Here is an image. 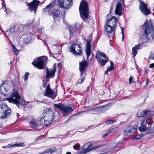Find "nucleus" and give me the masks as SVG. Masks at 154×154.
<instances>
[{
  "label": "nucleus",
  "mask_w": 154,
  "mask_h": 154,
  "mask_svg": "<svg viewBox=\"0 0 154 154\" xmlns=\"http://www.w3.org/2000/svg\"><path fill=\"white\" fill-rule=\"evenodd\" d=\"M55 119L54 113L51 108H48L45 110L43 116L40 118L39 122L40 125L48 126Z\"/></svg>",
  "instance_id": "nucleus-1"
},
{
  "label": "nucleus",
  "mask_w": 154,
  "mask_h": 154,
  "mask_svg": "<svg viewBox=\"0 0 154 154\" xmlns=\"http://www.w3.org/2000/svg\"><path fill=\"white\" fill-rule=\"evenodd\" d=\"M13 92L12 94L11 97L7 98L6 100L9 101L10 103H13L17 105L19 108L20 105L22 106L25 104V103H29V101L26 102L25 100L21 101V97L17 91H15L14 89Z\"/></svg>",
  "instance_id": "nucleus-2"
},
{
  "label": "nucleus",
  "mask_w": 154,
  "mask_h": 154,
  "mask_svg": "<svg viewBox=\"0 0 154 154\" xmlns=\"http://www.w3.org/2000/svg\"><path fill=\"white\" fill-rule=\"evenodd\" d=\"M144 28L146 37L147 40L151 42L154 38V30L151 23L147 20L143 25Z\"/></svg>",
  "instance_id": "nucleus-3"
},
{
  "label": "nucleus",
  "mask_w": 154,
  "mask_h": 154,
  "mask_svg": "<svg viewBox=\"0 0 154 154\" xmlns=\"http://www.w3.org/2000/svg\"><path fill=\"white\" fill-rule=\"evenodd\" d=\"M79 11L81 17L83 20L85 21L89 16L88 4L86 2L83 1L81 2L79 7Z\"/></svg>",
  "instance_id": "nucleus-4"
},
{
  "label": "nucleus",
  "mask_w": 154,
  "mask_h": 154,
  "mask_svg": "<svg viewBox=\"0 0 154 154\" xmlns=\"http://www.w3.org/2000/svg\"><path fill=\"white\" fill-rule=\"evenodd\" d=\"M11 109L7 104L3 103L0 105V119H3L8 118L11 115Z\"/></svg>",
  "instance_id": "nucleus-5"
},
{
  "label": "nucleus",
  "mask_w": 154,
  "mask_h": 154,
  "mask_svg": "<svg viewBox=\"0 0 154 154\" xmlns=\"http://www.w3.org/2000/svg\"><path fill=\"white\" fill-rule=\"evenodd\" d=\"M48 60L47 57L43 56L35 60L32 64L35 67L40 69H43L45 66V63Z\"/></svg>",
  "instance_id": "nucleus-6"
},
{
  "label": "nucleus",
  "mask_w": 154,
  "mask_h": 154,
  "mask_svg": "<svg viewBox=\"0 0 154 154\" xmlns=\"http://www.w3.org/2000/svg\"><path fill=\"white\" fill-rule=\"evenodd\" d=\"M53 106L59 109L65 115L69 114L73 110V109L71 107L64 105L62 103L57 104H53Z\"/></svg>",
  "instance_id": "nucleus-7"
},
{
  "label": "nucleus",
  "mask_w": 154,
  "mask_h": 154,
  "mask_svg": "<svg viewBox=\"0 0 154 154\" xmlns=\"http://www.w3.org/2000/svg\"><path fill=\"white\" fill-rule=\"evenodd\" d=\"M69 51L74 55H81L82 51L80 45L73 43L71 46Z\"/></svg>",
  "instance_id": "nucleus-8"
},
{
  "label": "nucleus",
  "mask_w": 154,
  "mask_h": 154,
  "mask_svg": "<svg viewBox=\"0 0 154 154\" xmlns=\"http://www.w3.org/2000/svg\"><path fill=\"white\" fill-rule=\"evenodd\" d=\"M152 122L151 119L148 118H146L144 119L141 125L139 128V129L141 132L145 131L147 129V125H152Z\"/></svg>",
  "instance_id": "nucleus-9"
},
{
  "label": "nucleus",
  "mask_w": 154,
  "mask_h": 154,
  "mask_svg": "<svg viewBox=\"0 0 154 154\" xmlns=\"http://www.w3.org/2000/svg\"><path fill=\"white\" fill-rule=\"evenodd\" d=\"M139 1L140 2L139 9L141 13L145 15L150 14L151 11L148 8L147 5L143 1L141 0Z\"/></svg>",
  "instance_id": "nucleus-10"
},
{
  "label": "nucleus",
  "mask_w": 154,
  "mask_h": 154,
  "mask_svg": "<svg viewBox=\"0 0 154 154\" xmlns=\"http://www.w3.org/2000/svg\"><path fill=\"white\" fill-rule=\"evenodd\" d=\"M58 5L61 8L65 9L69 8L72 4V0H58Z\"/></svg>",
  "instance_id": "nucleus-11"
},
{
  "label": "nucleus",
  "mask_w": 154,
  "mask_h": 154,
  "mask_svg": "<svg viewBox=\"0 0 154 154\" xmlns=\"http://www.w3.org/2000/svg\"><path fill=\"white\" fill-rule=\"evenodd\" d=\"M56 69V66L55 64L54 65L52 69L49 70L48 68L46 69L45 79H47L48 81H49V79L54 77Z\"/></svg>",
  "instance_id": "nucleus-12"
},
{
  "label": "nucleus",
  "mask_w": 154,
  "mask_h": 154,
  "mask_svg": "<svg viewBox=\"0 0 154 154\" xmlns=\"http://www.w3.org/2000/svg\"><path fill=\"white\" fill-rule=\"evenodd\" d=\"M104 27L105 30L108 33V35L109 38H113L115 34L114 31L116 28L109 24H106V23Z\"/></svg>",
  "instance_id": "nucleus-13"
},
{
  "label": "nucleus",
  "mask_w": 154,
  "mask_h": 154,
  "mask_svg": "<svg viewBox=\"0 0 154 154\" xmlns=\"http://www.w3.org/2000/svg\"><path fill=\"white\" fill-rule=\"evenodd\" d=\"M120 2H118L116 5L115 12L116 15L120 16L122 14V4L124 5V0H120Z\"/></svg>",
  "instance_id": "nucleus-14"
},
{
  "label": "nucleus",
  "mask_w": 154,
  "mask_h": 154,
  "mask_svg": "<svg viewBox=\"0 0 154 154\" xmlns=\"http://www.w3.org/2000/svg\"><path fill=\"white\" fill-rule=\"evenodd\" d=\"M110 104L109 103L100 107L93 108L91 110L95 112L99 113L104 112L109 109Z\"/></svg>",
  "instance_id": "nucleus-15"
},
{
  "label": "nucleus",
  "mask_w": 154,
  "mask_h": 154,
  "mask_svg": "<svg viewBox=\"0 0 154 154\" xmlns=\"http://www.w3.org/2000/svg\"><path fill=\"white\" fill-rule=\"evenodd\" d=\"M88 66V63L85 60H82L79 63V70L81 72V76H82L83 74H85V71Z\"/></svg>",
  "instance_id": "nucleus-16"
},
{
  "label": "nucleus",
  "mask_w": 154,
  "mask_h": 154,
  "mask_svg": "<svg viewBox=\"0 0 154 154\" xmlns=\"http://www.w3.org/2000/svg\"><path fill=\"white\" fill-rule=\"evenodd\" d=\"M136 131V128L134 126H129L124 131V135L128 136L132 135Z\"/></svg>",
  "instance_id": "nucleus-17"
},
{
  "label": "nucleus",
  "mask_w": 154,
  "mask_h": 154,
  "mask_svg": "<svg viewBox=\"0 0 154 154\" xmlns=\"http://www.w3.org/2000/svg\"><path fill=\"white\" fill-rule=\"evenodd\" d=\"M54 92L51 89L49 85L48 84L46 87L44 95L54 99L56 96V95H54Z\"/></svg>",
  "instance_id": "nucleus-18"
},
{
  "label": "nucleus",
  "mask_w": 154,
  "mask_h": 154,
  "mask_svg": "<svg viewBox=\"0 0 154 154\" xmlns=\"http://www.w3.org/2000/svg\"><path fill=\"white\" fill-rule=\"evenodd\" d=\"M40 3V2L38 0H33L32 2L29 4L28 3V6L30 9L31 11H33L35 13L38 5Z\"/></svg>",
  "instance_id": "nucleus-19"
},
{
  "label": "nucleus",
  "mask_w": 154,
  "mask_h": 154,
  "mask_svg": "<svg viewBox=\"0 0 154 154\" xmlns=\"http://www.w3.org/2000/svg\"><path fill=\"white\" fill-rule=\"evenodd\" d=\"M54 4L53 3H50L46 7L43 9L42 12L43 14L45 15H48L49 16L51 15V10L52 8L54 7Z\"/></svg>",
  "instance_id": "nucleus-20"
},
{
  "label": "nucleus",
  "mask_w": 154,
  "mask_h": 154,
  "mask_svg": "<svg viewBox=\"0 0 154 154\" xmlns=\"http://www.w3.org/2000/svg\"><path fill=\"white\" fill-rule=\"evenodd\" d=\"M106 24H109L110 26L116 28L117 25V19L116 17L113 16L106 22Z\"/></svg>",
  "instance_id": "nucleus-21"
},
{
  "label": "nucleus",
  "mask_w": 154,
  "mask_h": 154,
  "mask_svg": "<svg viewBox=\"0 0 154 154\" xmlns=\"http://www.w3.org/2000/svg\"><path fill=\"white\" fill-rule=\"evenodd\" d=\"M91 144L89 143L85 144L82 146V154H85L87 152L91 151L92 149L90 147Z\"/></svg>",
  "instance_id": "nucleus-22"
},
{
  "label": "nucleus",
  "mask_w": 154,
  "mask_h": 154,
  "mask_svg": "<svg viewBox=\"0 0 154 154\" xmlns=\"http://www.w3.org/2000/svg\"><path fill=\"white\" fill-rule=\"evenodd\" d=\"M51 15H53V17L54 20H55L57 17H60V11L59 9H54L51 11Z\"/></svg>",
  "instance_id": "nucleus-23"
},
{
  "label": "nucleus",
  "mask_w": 154,
  "mask_h": 154,
  "mask_svg": "<svg viewBox=\"0 0 154 154\" xmlns=\"http://www.w3.org/2000/svg\"><path fill=\"white\" fill-rule=\"evenodd\" d=\"M86 49L85 51L87 56V58L88 59L90 56L91 53V44H89L88 43L86 44Z\"/></svg>",
  "instance_id": "nucleus-24"
},
{
  "label": "nucleus",
  "mask_w": 154,
  "mask_h": 154,
  "mask_svg": "<svg viewBox=\"0 0 154 154\" xmlns=\"http://www.w3.org/2000/svg\"><path fill=\"white\" fill-rule=\"evenodd\" d=\"M141 45V44L139 43L138 45H136L132 48V53L134 57L137 54L138 50L141 48L140 46Z\"/></svg>",
  "instance_id": "nucleus-25"
},
{
  "label": "nucleus",
  "mask_w": 154,
  "mask_h": 154,
  "mask_svg": "<svg viewBox=\"0 0 154 154\" xmlns=\"http://www.w3.org/2000/svg\"><path fill=\"white\" fill-rule=\"evenodd\" d=\"M70 33V37L71 36H72L74 34L78 31V28L73 26H70L69 29Z\"/></svg>",
  "instance_id": "nucleus-26"
},
{
  "label": "nucleus",
  "mask_w": 154,
  "mask_h": 154,
  "mask_svg": "<svg viewBox=\"0 0 154 154\" xmlns=\"http://www.w3.org/2000/svg\"><path fill=\"white\" fill-rule=\"evenodd\" d=\"M17 25L16 23L10 26V29L8 30H7L6 32L8 33L9 35H11L15 31L16 26Z\"/></svg>",
  "instance_id": "nucleus-27"
},
{
  "label": "nucleus",
  "mask_w": 154,
  "mask_h": 154,
  "mask_svg": "<svg viewBox=\"0 0 154 154\" xmlns=\"http://www.w3.org/2000/svg\"><path fill=\"white\" fill-rule=\"evenodd\" d=\"M151 126L149 125V126H147V131L145 133L146 135H149L154 132V125H153V127L152 128L149 127Z\"/></svg>",
  "instance_id": "nucleus-28"
},
{
  "label": "nucleus",
  "mask_w": 154,
  "mask_h": 154,
  "mask_svg": "<svg viewBox=\"0 0 154 154\" xmlns=\"http://www.w3.org/2000/svg\"><path fill=\"white\" fill-rule=\"evenodd\" d=\"M92 35H91L90 34L89 35V36L88 37V38L86 39L85 37V36H82V39L84 40L85 42H87V44H91V41L92 40Z\"/></svg>",
  "instance_id": "nucleus-29"
},
{
  "label": "nucleus",
  "mask_w": 154,
  "mask_h": 154,
  "mask_svg": "<svg viewBox=\"0 0 154 154\" xmlns=\"http://www.w3.org/2000/svg\"><path fill=\"white\" fill-rule=\"evenodd\" d=\"M148 112L149 114V110H143L140 112L139 117H143L147 115Z\"/></svg>",
  "instance_id": "nucleus-30"
},
{
  "label": "nucleus",
  "mask_w": 154,
  "mask_h": 154,
  "mask_svg": "<svg viewBox=\"0 0 154 154\" xmlns=\"http://www.w3.org/2000/svg\"><path fill=\"white\" fill-rule=\"evenodd\" d=\"M30 127L32 128H35L37 126V123L35 120H32L29 122Z\"/></svg>",
  "instance_id": "nucleus-31"
},
{
  "label": "nucleus",
  "mask_w": 154,
  "mask_h": 154,
  "mask_svg": "<svg viewBox=\"0 0 154 154\" xmlns=\"http://www.w3.org/2000/svg\"><path fill=\"white\" fill-rule=\"evenodd\" d=\"M110 66L109 67L107 68L106 72L111 71L115 69L113 63L112 61H110Z\"/></svg>",
  "instance_id": "nucleus-32"
},
{
  "label": "nucleus",
  "mask_w": 154,
  "mask_h": 154,
  "mask_svg": "<svg viewBox=\"0 0 154 154\" xmlns=\"http://www.w3.org/2000/svg\"><path fill=\"white\" fill-rule=\"evenodd\" d=\"M23 143H16V144H8V147H20L21 146H22Z\"/></svg>",
  "instance_id": "nucleus-33"
},
{
  "label": "nucleus",
  "mask_w": 154,
  "mask_h": 154,
  "mask_svg": "<svg viewBox=\"0 0 154 154\" xmlns=\"http://www.w3.org/2000/svg\"><path fill=\"white\" fill-rule=\"evenodd\" d=\"M12 47V51L15 54L17 55L18 53V52H17V50L15 46L13 44H11Z\"/></svg>",
  "instance_id": "nucleus-34"
},
{
  "label": "nucleus",
  "mask_w": 154,
  "mask_h": 154,
  "mask_svg": "<svg viewBox=\"0 0 154 154\" xmlns=\"http://www.w3.org/2000/svg\"><path fill=\"white\" fill-rule=\"evenodd\" d=\"M85 75H83V74L82 76H81V77L79 79L77 83L78 84H81L84 81Z\"/></svg>",
  "instance_id": "nucleus-35"
},
{
  "label": "nucleus",
  "mask_w": 154,
  "mask_h": 154,
  "mask_svg": "<svg viewBox=\"0 0 154 154\" xmlns=\"http://www.w3.org/2000/svg\"><path fill=\"white\" fill-rule=\"evenodd\" d=\"M108 60L106 59L104 60L103 59H101V60H100V63L101 65L103 66H104L106 64V63L108 62Z\"/></svg>",
  "instance_id": "nucleus-36"
},
{
  "label": "nucleus",
  "mask_w": 154,
  "mask_h": 154,
  "mask_svg": "<svg viewBox=\"0 0 154 154\" xmlns=\"http://www.w3.org/2000/svg\"><path fill=\"white\" fill-rule=\"evenodd\" d=\"M114 131V128H111L110 130L109 131V132L108 133H107L106 134H104L103 135L102 138H104L106 137L108 135V134L109 133H112Z\"/></svg>",
  "instance_id": "nucleus-37"
},
{
  "label": "nucleus",
  "mask_w": 154,
  "mask_h": 154,
  "mask_svg": "<svg viewBox=\"0 0 154 154\" xmlns=\"http://www.w3.org/2000/svg\"><path fill=\"white\" fill-rule=\"evenodd\" d=\"M144 136V134H137L135 135L134 138L135 139L139 140L142 137Z\"/></svg>",
  "instance_id": "nucleus-38"
},
{
  "label": "nucleus",
  "mask_w": 154,
  "mask_h": 154,
  "mask_svg": "<svg viewBox=\"0 0 154 154\" xmlns=\"http://www.w3.org/2000/svg\"><path fill=\"white\" fill-rule=\"evenodd\" d=\"M115 122V121L112 120H108L106 121V123L107 124H113Z\"/></svg>",
  "instance_id": "nucleus-39"
},
{
  "label": "nucleus",
  "mask_w": 154,
  "mask_h": 154,
  "mask_svg": "<svg viewBox=\"0 0 154 154\" xmlns=\"http://www.w3.org/2000/svg\"><path fill=\"white\" fill-rule=\"evenodd\" d=\"M29 75V73L28 72H26L24 75V80L25 81L28 80V78Z\"/></svg>",
  "instance_id": "nucleus-40"
},
{
  "label": "nucleus",
  "mask_w": 154,
  "mask_h": 154,
  "mask_svg": "<svg viewBox=\"0 0 154 154\" xmlns=\"http://www.w3.org/2000/svg\"><path fill=\"white\" fill-rule=\"evenodd\" d=\"M49 81H48L47 79H46V80H43V83L42 86L44 88L46 86L47 82Z\"/></svg>",
  "instance_id": "nucleus-41"
},
{
  "label": "nucleus",
  "mask_w": 154,
  "mask_h": 154,
  "mask_svg": "<svg viewBox=\"0 0 154 154\" xmlns=\"http://www.w3.org/2000/svg\"><path fill=\"white\" fill-rule=\"evenodd\" d=\"M149 58L150 59L154 60V54L152 52H151L150 54L149 57Z\"/></svg>",
  "instance_id": "nucleus-42"
},
{
  "label": "nucleus",
  "mask_w": 154,
  "mask_h": 154,
  "mask_svg": "<svg viewBox=\"0 0 154 154\" xmlns=\"http://www.w3.org/2000/svg\"><path fill=\"white\" fill-rule=\"evenodd\" d=\"M80 146L79 144H76L73 146V148L75 150H77L80 147Z\"/></svg>",
  "instance_id": "nucleus-43"
},
{
  "label": "nucleus",
  "mask_w": 154,
  "mask_h": 154,
  "mask_svg": "<svg viewBox=\"0 0 154 154\" xmlns=\"http://www.w3.org/2000/svg\"><path fill=\"white\" fill-rule=\"evenodd\" d=\"M100 55L101 56L103 57L104 58L108 60V58L107 57L106 55L104 53H100Z\"/></svg>",
  "instance_id": "nucleus-44"
},
{
  "label": "nucleus",
  "mask_w": 154,
  "mask_h": 154,
  "mask_svg": "<svg viewBox=\"0 0 154 154\" xmlns=\"http://www.w3.org/2000/svg\"><path fill=\"white\" fill-rule=\"evenodd\" d=\"M43 31V27H41V28L38 29V33H39L40 35H42Z\"/></svg>",
  "instance_id": "nucleus-45"
},
{
  "label": "nucleus",
  "mask_w": 154,
  "mask_h": 154,
  "mask_svg": "<svg viewBox=\"0 0 154 154\" xmlns=\"http://www.w3.org/2000/svg\"><path fill=\"white\" fill-rule=\"evenodd\" d=\"M3 7H4L5 9V11H6V13L8 14L9 13L10 11V10L8 9L6 7V6L5 5H5L4 6H3Z\"/></svg>",
  "instance_id": "nucleus-46"
},
{
  "label": "nucleus",
  "mask_w": 154,
  "mask_h": 154,
  "mask_svg": "<svg viewBox=\"0 0 154 154\" xmlns=\"http://www.w3.org/2000/svg\"><path fill=\"white\" fill-rule=\"evenodd\" d=\"M95 57L97 59V60L100 61V57H99V55L97 54L96 55Z\"/></svg>",
  "instance_id": "nucleus-47"
},
{
  "label": "nucleus",
  "mask_w": 154,
  "mask_h": 154,
  "mask_svg": "<svg viewBox=\"0 0 154 154\" xmlns=\"http://www.w3.org/2000/svg\"><path fill=\"white\" fill-rule=\"evenodd\" d=\"M113 6L112 5V4L110 6V11H109V14H111V12H112V11L113 10Z\"/></svg>",
  "instance_id": "nucleus-48"
},
{
  "label": "nucleus",
  "mask_w": 154,
  "mask_h": 154,
  "mask_svg": "<svg viewBox=\"0 0 154 154\" xmlns=\"http://www.w3.org/2000/svg\"><path fill=\"white\" fill-rule=\"evenodd\" d=\"M5 84V83L3 81L2 82V84H1V86H0V92L1 91V88L2 87H3V85H4Z\"/></svg>",
  "instance_id": "nucleus-49"
},
{
  "label": "nucleus",
  "mask_w": 154,
  "mask_h": 154,
  "mask_svg": "<svg viewBox=\"0 0 154 154\" xmlns=\"http://www.w3.org/2000/svg\"><path fill=\"white\" fill-rule=\"evenodd\" d=\"M133 78L131 77H130L129 79V82L130 84H132V83Z\"/></svg>",
  "instance_id": "nucleus-50"
},
{
  "label": "nucleus",
  "mask_w": 154,
  "mask_h": 154,
  "mask_svg": "<svg viewBox=\"0 0 154 154\" xmlns=\"http://www.w3.org/2000/svg\"><path fill=\"white\" fill-rule=\"evenodd\" d=\"M75 116L74 115H72V116H71L70 117H69L68 119V120L66 121V122H67V121H69V120H72V119H73V116Z\"/></svg>",
  "instance_id": "nucleus-51"
},
{
  "label": "nucleus",
  "mask_w": 154,
  "mask_h": 154,
  "mask_svg": "<svg viewBox=\"0 0 154 154\" xmlns=\"http://www.w3.org/2000/svg\"><path fill=\"white\" fill-rule=\"evenodd\" d=\"M154 67V63L150 64L149 65V67L150 68H153Z\"/></svg>",
  "instance_id": "nucleus-52"
},
{
  "label": "nucleus",
  "mask_w": 154,
  "mask_h": 154,
  "mask_svg": "<svg viewBox=\"0 0 154 154\" xmlns=\"http://www.w3.org/2000/svg\"><path fill=\"white\" fill-rule=\"evenodd\" d=\"M149 79H147L146 81V86L149 83Z\"/></svg>",
  "instance_id": "nucleus-53"
},
{
  "label": "nucleus",
  "mask_w": 154,
  "mask_h": 154,
  "mask_svg": "<svg viewBox=\"0 0 154 154\" xmlns=\"http://www.w3.org/2000/svg\"><path fill=\"white\" fill-rule=\"evenodd\" d=\"M121 30L122 31V34H123L124 33L123 27H121Z\"/></svg>",
  "instance_id": "nucleus-54"
},
{
  "label": "nucleus",
  "mask_w": 154,
  "mask_h": 154,
  "mask_svg": "<svg viewBox=\"0 0 154 154\" xmlns=\"http://www.w3.org/2000/svg\"><path fill=\"white\" fill-rule=\"evenodd\" d=\"M45 153H46L45 152V151H44L42 152H38L37 154H44Z\"/></svg>",
  "instance_id": "nucleus-55"
},
{
  "label": "nucleus",
  "mask_w": 154,
  "mask_h": 154,
  "mask_svg": "<svg viewBox=\"0 0 154 154\" xmlns=\"http://www.w3.org/2000/svg\"><path fill=\"white\" fill-rule=\"evenodd\" d=\"M8 148V146H3L2 147V148Z\"/></svg>",
  "instance_id": "nucleus-56"
},
{
  "label": "nucleus",
  "mask_w": 154,
  "mask_h": 154,
  "mask_svg": "<svg viewBox=\"0 0 154 154\" xmlns=\"http://www.w3.org/2000/svg\"><path fill=\"white\" fill-rule=\"evenodd\" d=\"M108 72H106V71H105V74H106V75H109V74H108Z\"/></svg>",
  "instance_id": "nucleus-57"
},
{
  "label": "nucleus",
  "mask_w": 154,
  "mask_h": 154,
  "mask_svg": "<svg viewBox=\"0 0 154 154\" xmlns=\"http://www.w3.org/2000/svg\"><path fill=\"white\" fill-rule=\"evenodd\" d=\"M17 118H18L19 117V116H20V115L19 113H17Z\"/></svg>",
  "instance_id": "nucleus-58"
},
{
  "label": "nucleus",
  "mask_w": 154,
  "mask_h": 154,
  "mask_svg": "<svg viewBox=\"0 0 154 154\" xmlns=\"http://www.w3.org/2000/svg\"><path fill=\"white\" fill-rule=\"evenodd\" d=\"M66 154H71V153L69 152H68L66 153Z\"/></svg>",
  "instance_id": "nucleus-59"
},
{
  "label": "nucleus",
  "mask_w": 154,
  "mask_h": 154,
  "mask_svg": "<svg viewBox=\"0 0 154 154\" xmlns=\"http://www.w3.org/2000/svg\"><path fill=\"white\" fill-rule=\"evenodd\" d=\"M122 39H123L124 38V34H122Z\"/></svg>",
  "instance_id": "nucleus-60"
},
{
  "label": "nucleus",
  "mask_w": 154,
  "mask_h": 154,
  "mask_svg": "<svg viewBox=\"0 0 154 154\" xmlns=\"http://www.w3.org/2000/svg\"><path fill=\"white\" fill-rule=\"evenodd\" d=\"M54 55H60V54L59 53H57V54H56V53H55V54H54Z\"/></svg>",
  "instance_id": "nucleus-61"
},
{
  "label": "nucleus",
  "mask_w": 154,
  "mask_h": 154,
  "mask_svg": "<svg viewBox=\"0 0 154 154\" xmlns=\"http://www.w3.org/2000/svg\"><path fill=\"white\" fill-rule=\"evenodd\" d=\"M137 81L140 84V86L141 85V82H140V81H139L138 80H137Z\"/></svg>",
  "instance_id": "nucleus-62"
},
{
  "label": "nucleus",
  "mask_w": 154,
  "mask_h": 154,
  "mask_svg": "<svg viewBox=\"0 0 154 154\" xmlns=\"http://www.w3.org/2000/svg\"><path fill=\"white\" fill-rule=\"evenodd\" d=\"M92 55L93 57L94 56V54L93 53L92 54Z\"/></svg>",
  "instance_id": "nucleus-63"
},
{
  "label": "nucleus",
  "mask_w": 154,
  "mask_h": 154,
  "mask_svg": "<svg viewBox=\"0 0 154 154\" xmlns=\"http://www.w3.org/2000/svg\"><path fill=\"white\" fill-rule=\"evenodd\" d=\"M105 2H107V0H105Z\"/></svg>",
  "instance_id": "nucleus-64"
}]
</instances>
